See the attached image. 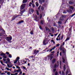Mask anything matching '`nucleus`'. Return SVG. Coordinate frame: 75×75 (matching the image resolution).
Segmentation results:
<instances>
[{
	"label": "nucleus",
	"mask_w": 75,
	"mask_h": 75,
	"mask_svg": "<svg viewBox=\"0 0 75 75\" xmlns=\"http://www.w3.org/2000/svg\"><path fill=\"white\" fill-rule=\"evenodd\" d=\"M41 10H42V11H43V10H44V6H42L41 7Z\"/></svg>",
	"instance_id": "obj_24"
},
{
	"label": "nucleus",
	"mask_w": 75,
	"mask_h": 75,
	"mask_svg": "<svg viewBox=\"0 0 75 75\" xmlns=\"http://www.w3.org/2000/svg\"><path fill=\"white\" fill-rule=\"evenodd\" d=\"M49 55L51 56H52V55H54V54H49Z\"/></svg>",
	"instance_id": "obj_63"
},
{
	"label": "nucleus",
	"mask_w": 75,
	"mask_h": 75,
	"mask_svg": "<svg viewBox=\"0 0 75 75\" xmlns=\"http://www.w3.org/2000/svg\"><path fill=\"white\" fill-rule=\"evenodd\" d=\"M9 57L10 58H12V55H11V54H9Z\"/></svg>",
	"instance_id": "obj_32"
},
{
	"label": "nucleus",
	"mask_w": 75,
	"mask_h": 75,
	"mask_svg": "<svg viewBox=\"0 0 75 75\" xmlns=\"http://www.w3.org/2000/svg\"><path fill=\"white\" fill-rule=\"evenodd\" d=\"M2 34H5V31H3L2 32Z\"/></svg>",
	"instance_id": "obj_48"
},
{
	"label": "nucleus",
	"mask_w": 75,
	"mask_h": 75,
	"mask_svg": "<svg viewBox=\"0 0 75 75\" xmlns=\"http://www.w3.org/2000/svg\"><path fill=\"white\" fill-rule=\"evenodd\" d=\"M70 8L71 9H72V10H74V7L73 6H70Z\"/></svg>",
	"instance_id": "obj_28"
},
{
	"label": "nucleus",
	"mask_w": 75,
	"mask_h": 75,
	"mask_svg": "<svg viewBox=\"0 0 75 75\" xmlns=\"http://www.w3.org/2000/svg\"><path fill=\"white\" fill-rule=\"evenodd\" d=\"M18 74V73H15V74H13V75H17Z\"/></svg>",
	"instance_id": "obj_64"
},
{
	"label": "nucleus",
	"mask_w": 75,
	"mask_h": 75,
	"mask_svg": "<svg viewBox=\"0 0 75 75\" xmlns=\"http://www.w3.org/2000/svg\"><path fill=\"white\" fill-rule=\"evenodd\" d=\"M32 6H33V8H34L35 7V5H34V4H32Z\"/></svg>",
	"instance_id": "obj_54"
},
{
	"label": "nucleus",
	"mask_w": 75,
	"mask_h": 75,
	"mask_svg": "<svg viewBox=\"0 0 75 75\" xmlns=\"http://www.w3.org/2000/svg\"><path fill=\"white\" fill-rule=\"evenodd\" d=\"M75 13H74L71 16V17H72L73 16H75Z\"/></svg>",
	"instance_id": "obj_62"
},
{
	"label": "nucleus",
	"mask_w": 75,
	"mask_h": 75,
	"mask_svg": "<svg viewBox=\"0 0 75 75\" xmlns=\"http://www.w3.org/2000/svg\"><path fill=\"white\" fill-rule=\"evenodd\" d=\"M0 31H4V30L1 28L0 29Z\"/></svg>",
	"instance_id": "obj_60"
},
{
	"label": "nucleus",
	"mask_w": 75,
	"mask_h": 75,
	"mask_svg": "<svg viewBox=\"0 0 75 75\" xmlns=\"http://www.w3.org/2000/svg\"><path fill=\"white\" fill-rule=\"evenodd\" d=\"M23 69H25V70H26V67H25L23 66Z\"/></svg>",
	"instance_id": "obj_47"
},
{
	"label": "nucleus",
	"mask_w": 75,
	"mask_h": 75,
	"mask_svg": "<svg viewBox=\"0 0 75 75\" xmlns=\"http://www.w3.org/2000/svg\"><path fill=\"white\" fill-rule=\"evenodd\" d=\"M64 45H65V42H63L62 43V45H61L60 46V51H61V50H62V46H64Z\"/></svg>",
	"instance_id": "obj_10"
},
{
	"label": "nucleus",
	"mask_w": 75,
	"mask_h": 75,
	"mask_svg": "<svg viewBox=\"0 0 75 75\" xmlns=\"http://www.w3.org/2000/svg\"><path fill=\"white\" fill-rule=\"evenodd\" d=\"M41 8V5H40L39 6V7L38 8V10H40V8Z\"/></svg>",
	"instance_id": "obj_41"
},
{
	"label": "nucleus",
	"mask_w": 75,
	"mask_h": 75,
	"mask_svg": "<svg viewBox=\"0 0 75 75\" xmlns=\"http://www.w3.org/2000/svg\"><path fill=\"white\" fill-rule=\"evenodd\" d=\"M39 3L41 4H42V3H44L45 2V0H39Z\"/></svg>",
	"instance_id": "obj_5"
},
{
	"label": "nucleus",
	"mask_w": 75,
	"mask_h": 75,
	"mask_svg": "<svg viewBox=\"0 0 75 75\" xmlns=\"http://www.w3.org/2000/svg\"><path fill=\"white\" fill-rule=\"evenodd\" d=\"M62 54H66V49L64 47H62Z\"/></svg>",
	"instance_id": "obj_3"
},
{
	"label": "nucleus",
	"mask_w": 75,
	"mask_h": 75,
	"mask_svg": "<svg viewBox=\"0 0 75 75\" xmlns=\"http://www.w3.org/2000/svg\"><path fill=\"white\" fill-rule=\"evenodd\" d=\"M26 4H22L21 6L20 7V9L21 10H23L24 8H25V5Z\"/></svg>",
	"instance_id": "obj_2"
},
{
	"label": "nucleus",
	"mask_w": 75,
	"mask_h": 75,
	"mask_svg": "<svg viewBox=\"0 0 75 75\" xmlns=\"http://www.w3.org/2000/svg\"><path fill=\"white\" fill-rule=\"evenodd\" d=\"M6 40L8 42H10L12 40V37H7L6 38Z\"/></svg>",
	"instance_id": "obj_1"
},
{
	"label": "nucleus",
	"mask_w": 75,
	"mask_h": 75,
	"mask_svg": "<svg viewBox=\"0 0 75 75\" xmlns=\"http://www.w3.org/2000/svg\"><path fill=\"white\" fill-rule=\"evenodd\" d=\"M7 75H10V72H8V73H7Z\"/></svg>",
	"instance_id": "obj_45"
},
{
	"label": "nucleus",
	"mask_w": 75,
	"mask_h": 75,
	"mask_svg": "<svg viewBox=\"0 0 75 75\" xmlns=\"http://www.w3.org/2000/svg\"><path fill=\"white\" fill-rule=\"evenodd\" d=\"M19 59H20V57H17L16 58V60L18 61V60H19Z\"/></svg>",
	"instance_id": "obj_29"
},
{
	"label": "nucleus",
	"mask_w": 75,
	"mask_h": 75,
	"mask_svg": "<svg viewBox=\"0 0 75 75\" xmlns=\"http://www.w3.org/2000/svg\"><path fill=\"white\" fill-rule=\"evenodd\" d=\"M47 42V40L45 39L43 41V44L44 45H46L47 43H45V42Z\"/></svg>",
	"instance_id": "obj_11"
},
{
	"label": "nucleus",
	"mask_w": 75,
	"mask_h": 75,
	"mask_svg": "<svg viewBox=\"0 0 75 75\" xmlns=\"http://www.w3.org/2000/svg\"><path fill=\"white\" fill-rule=\"evenodd\" d=\"M15 17L16 18H17V17H19V16H21V15H15Z\"/></svg>",
	"instance_id": "obj_31"
},
{
	"label": "nucleus",
	"mask_w": 75,
	"mask_h": 75,
	"mask_svg": "<svg viewBox=\"0 0 75 75\" xmlns=\"http://www.w3.org/2000/svg\"><path fill=\"white\" fill-rule=\"evenodd\" d=\"M0 55L1 56H6V54H5L3 53H2L0 54Z\"/></svg>",
	"instance_id": "obj_16"
},
{
	"label": "nucleus",
	"mask_w": 75,
	"mask_h": 75,
	"mask_svg": "<svg viewBox=\"0 0 75 75\" xmlns=\"http://www.w3.org/2000/svg\"><path fill=\"white\" fill-rule=\"evenodd\" d=\"M24 22V21L23 20H21L20 21H19V22H18V24H21V23H23Z\"/></svg>",
	"instance_id": "obj_15"
},
{
	"label": "nucleus",
	"mask_w": 75,
	"mask_h": 75,
	"mask_svg": "<svg viewBox=\"0 0 75 75\" xmlns=\"http://www.w3.org/2000/svg\"><path fill=\"white\" fill-rule=\"evenodd\" d=\"M69 4H71V5H72V4H74V3H75V1H69Z\"/></svg>",
	"instance_id": "obj_7"
},
{
	"label": "nucleus",
	"mask_w": 75,
	"mask_h": 75,
	"mask_svg": "<svg viewBox=\"0 0 75 75\" xmlns=\"http://www.w3.org/2000/svg\"><path fill=\"white\" fill-rule=\"evenodd\" d=\"M55 75H58V72L57 71L55 72Z\"/></svg>",
	"instance_id": "obj_56"
},
{
	"label": "nucleus",
	"mask_w": 75,
	"mask_h": 75,
	"mask_svg": "<svg viewBox=\"0 0 75 75\" xmlns=\"http://www.w3.org/2000/svg\"><path fill=\"white\" fill-rule=\"evenodd\" d=\"M39 28L40 29V30H43V29L41 27V25L39 26Z\"/></svg>",
	"instance_id": "obj_37"
},
{
	"label": "nucleus",
	"mask_w": 75,
	"mask_h": 75,
	"mask_svg": "<svg viewBox=\"0 0 75 75\" xmlns=\"http://www.w3.org/2000/svg\"><path fill=\"white\" fill-rule=\"evenodd\" d=\"M65 16L64 15H62V18H65Z\"/></svg>",
	"instance_id": "obj_55"
},
{
	"label": "nucleus",
	"mask_w": 75,
	"mask_h": 75,
	"mask_svg": "<svg viewBox=\"0 0 75 75\" xmlns=\"http://www.w3.org/2000/svg\"><path fill=\"white\" fill-rule=\"evenodd\" d=\"M68 74V71L67 70L66 72V75H67Z\"/></svg>",
	"instance_id": "obj_52"
},
{
	"label": "nucleus",
	"mask_w": 75,
	"mask_h": 75,
	"mask_svg": "<svg viewBox=\"0 0 75 75\" xmlns=\"http://www.w3.org/2000/svg\"><path fill=\"white\" fill-rule=\"evenodd\" d=\"M5 69H7V71H9V70H10V69H9L7 67H6Z\"/></svg>",
	"instance_id": "obj_53"
},
{
	"label": "nucleus",
	"mask_w": 75,
	"mask_h": 75,
	"mask_svg": "<svg viewBox=\"0 0 75 75\" xmlns=\"http://www.w3.org/2000/svg\"><path fill=\"white\" fill-rule=\"evenodd\" d=\"M61 35V33H60L59 34V35H58V36H57V38H59V36Z\"/></svg>",
	"instance_id": "obj_57"
},
{
	"label": "nucleus",
	"mask_w": 75,
	"mask_h": 75,
	"mask_svg": "<svg viewBox=\"0 0 75 75\" xmlns=\"http://www.w3.org/2000/svg\"><path fill=\"white\" fill-rule=\"evenodd\" d=\"M71 30H72V27H70V28L69 29V31H71Z\"/></svg>",
	"instance_id": "obj_50"
},
{
	"label": "nucleus",
	"mask_w": 75,
	"mask_h": 75,
	"mask_svg": "<svg viewBox=\"0 0 75 75\" xmlns=\"http://www.w3.org/2000/svg\"><path fill=\"white\" fill-rule=\"evenodd\" d=\"M36 14H37L38 16L39 15V11L37 10H36Z\"/></svg>",
	"instance_id": "obj_18"
},
{
	"label": "nucleus",
	"mask_w": 75,
	"mask_h": 75,
	"mask_svg": "<svg viewBox=\"0 0 75 75\" xmlns=\"http://www.w3.org/2000/svg\"><path fill=\"white\" fill-rule=\"evenodd\" d=\"M58 23L60 24H62V22L60 21H58Z\"/></svg>",
	"instance_id": "obj_34"
},
{
	"label": "nucleus",
	"mask_w": 75,
	"mask_h": 75,
	"mask_svg": "<svg viewBox=\"0 0 75 75\" xmlns=\"http://www.w3.org/2000/svg\"><path fill=\"white\" fill-rule=\"evenodd\" d=\"M56 48V47L55 46H54V47H52V50H54V49H55Z\"/></svg>",
	"instance_id": "obj_39"
},
{
	"label": "nucleus",
	"mask_w": 75,
	"mask_h": 75,
	"mask_svg": "<svg viewBox=\"0 0 75 75\" xmlns=\"http://www.w3.org/2000/svg\"><path fill=\"white\" fill-rule=\"evenodd\" d=\"M16 68H18V69H20V67L18 66H16Z\"/></svg>",
	"instance_id": "obj_58"
},
{
	"label": "nucleus",
	"mask_w": 75,
	"mask_h": 75,
	"mask_svg": "<svg viewBox=\"0 0 75 75\" xmlns=\"http://www.w3.org/2000/svg\"><path fill=\"white\" fill-rule=\"evenodd\" d=\"M0 62H1V64H2V65H4V66H5L6 65L4 64H3L2 61H0Z\"/></svg>",
	"instance_id": "obj_33"
},
{
	"label": "nucleus",
	"mask_w": 75,
	"mask_h": 75,
	"mask_svg": "<svg viewBox=\"0 0 75 75\" xmlns=\"http://www.w3.org/2000/svg\"><path fill=\"white\" fill-rule=\"evenodd\" d=\"M3 58H5V59H6L7 58V56H4L2 57Z\"/></svg>",
	"instance_id": "obj_43"
},
{
	"label": "nucleus",
	"mask_w": 75,
	"mask_h": 75,
	"mask_svg": "<svg viewBox=\"0 0 75 75\" xmlns=\"http://www.w3.org/2000/svg\"><path fill=\"white\" fill-rule=\"evenodd\" d=\"M63 69L64 70V71H65V70H66V66H65V65H64L63 67Z\"/></svg>",
	"instance_id": "obj_17"
},
{
	"label": "nucleus",
	"mask_w": 75,
	"mask_h": 75,
	"mask_svg": "<svg viewBox=\"0 0 75 75\" xmlns=\"http://www.w3.org/2000/svg\"><path fill=\"white\" fill-rule=\"evenodd\" d=\"M60 20L61 21H64V19L63 18L60 17Z\"/></svg>",
	"instance_id": "obj_27"
},
{
	"label": "nucleus",
	"mask_w": 75,
	"mask_h": 75,
	"mask_svg": "<svg viewBox=\"0 0 75 75\" xmlns=\"http://www.w3.org/2000/svg\"><path fill=\"white\" fill-rule=\"evenodd\" d=\"M56 61V59H53L52 61V64H54V63Z\"/></svg>",
	"instance_id": "obj_13"
},
{
	"label": "nucleus",
	"mask_w": 75,
	"mask_h": 75,
	"mask_svg": "<svg viewBox=\"0 0 75 75\" xmlns=\"http://www.w3.org/2000/svg\"><path fill=\"white\" fill-rule=\"evenodd\" d=\"M45 28L46 31H48V30H50V29L48 28L47 27H45Z\"/></svg>",
	"instance_id": "obj_25"
},
{
	"label": "nucleus",
	"mask_w": 75,
	"mask_h": 75,
	"mask_svg": "<svg viewBox=\"0 0 75 75\" xmlns=\"http://www.w3.org/2000/svg\"><path fill=\"white\" fill-rule=\"evenodd\" d=\"M57 64H55L54 65V68H57Z\"/></svg>",
	"instance_id": "obj_40"
},
{
	"label": "nucleus",
	"mask_w": 75,
	"mask_h": 75,
	"mask_svg": "<svg viewBox=\"0 0 75 75\" xmlns=\"http://www.w3.org/2000/svg\"><path fill=\"white\" fill-rule=\"evenodd\" d=\"M44 21L43 20H42L41 21H40V24L42 25H44Z\"/></svg>",
	"instance_id": "obj_14"
},
{
	"label": "nucleus",
	"mask_w": 75,
	"mask_h": 75,
	"mask_svg": "<svg viewBox=\"0 0 75 75\" xmlns=\"http://www.w3.org/2000/svg\"><path fill=\"white\" fill-rule=\"evenodd\" d=\"M33 31H34L33 30H32L30 32V34H31V35H33L34 34V33H33Z\"/></svg>",
	"instance_id": "obj_26"
},
{
	"label": "nucleus",
	"mask_w": 75,
	"mask_h": 75,
	"mask_svg": "<svg viewBox=\"0 0 75 75\" xmlns=\"http://www.w3.org/2000/svg\"><path fill=\"white\" fill-rule=\"evenodd\" d=\"M6 61H6L5 62L6 64H7V63H10V59H9V58H8L6 59Z\"/></svg>",
	"instance_id": "obj_6"
},
{
	"label": "nucleus",
	"mask_w": 75,
	"mask_h": 75,
	"mask_svg": "<svg viewBox=\"0 0 75 75\" xmlns=\"http://www.w3.org/2000/svg\"><path fill=\"white\" fill-rule=\"evenodd\" d=\"M25 11V9H24L22 11H21V12L22 13H24V12Z\"/></svg>",
	"instance_id": "obj_36"
},
{
	"label": "nucleus",
	"mask_w": 75,
	"mask_h": 75,
	"mask_svg": "<svg viewBox=\"0 0 75 75\" xmlns=\"http://www.w3.org/2000/svg\"><path fill=\"white\" fill-rule=\"evenodd\" d=\"M3 60L4 61V62H5L6 61V59H3Z\"/></svg>",
	"instance_id": "obj_61"
},
{
	"label": "nucleus",
	"mask_w": 75,
	"mask_h": 75,
	"mask_svg": "<svg viewBox=\"0 0 75 75\" xmlns=\"http://www.w3.org/2000/svg\"><path fill=\"white\" fill-rule=\"evenodd\" d=\"M30 11L33 13L34 12V10L33 9H30Z\"/></svg>",
	"instance_id": "obj_23"
},
{
	"label": "nucleus",
	"mask_w": 75,
	"mask_h": 75,
	"mask_svg": "<svg viewBox=\"0 0 75 75\" xmlns=\"http://www.w3.org/2000/svg\"><path fill=\"white\" fill-rule=\"evenodd\" d=\"M28 0H23V3H25L27 2Z\"/></svg>",
	"instance_id": "obj_20"
},
{
	"label": "nucleus",
	"mask_w": 75,
	"mask_h": 75,
	"mask_svg": "<svg viewBox=\"0 0 75 75\" xmlns=\"http://www.w3.org/2000/svg\"><path fill=\"white\" fill-rule=\"evenodd\" d=\"M69 40V38H66V40H65V42H66V41H67L68 40Z\"/></svg>",
	"instance_id": "obj_30"
},
{
	"label": "nucleus",
	"mask_w": 75,
	"mask_h": 75,
	"mask_svg": "<svg viewBox=\"0 0 75 75\" xmlns=\"http://www.w3.org/2000/svg\"><path fill=\"white\" fill-rule=\"evenodd\" d=\"M36 6V7H38V6H39V4L38 2H35Z\"/></svg>",
	"instance_id": "obj_21"
},
{
	"label": "nucleus",
	"mask_w": 75,
	"mask_h": 75,
	"mask_svg": "<svg viewBox=\"0 0 75 75\" xmlns=\"http://www.w3.org/2000/svg\"><path fill=\"white\" fill-rule=\"evenodd\" d=\"M38 52H39V50H35L34 51V54H38Z\"/></svg>",
	"instance_id": "obj_8"
},
{
	"label": "nucleus",
	"mask_w": 75,
	"mask_h": 75,
	"mask_svg": "<svg viewBox=\"0 0 75 75\" xmlns=\"http://www.w3.org/2000/svg\"><path fill=\"white\" fill-rule=\"evenodd\" d=\"M35 19L34 20L35 21H38V20H37V19H38V17H37V16H35Z\"/></svg>",
	"instance_id": "obj_12"
},
{
	"label": "nucleus",
	"mask_w": 75,
	"mask_h": 75,
	"mask_svg": "<svg viewBox=\"0 0 75 75\" xmlns=\"http://www.w3.org/2000/svg\"><path fill=\"white\" fill-rule=\"evenodd\" d=\"M62 75H65V73L64 72V71H62Z\"/></svg>",
	"instance_id": "obj_35"
},
{
	"label": "nucleus",
	"mask_w": 75,
	"mask_h": 75,
	"mask_svg": "<svg viewBox=\"0 0 75 75\" xmlns=\"http://www.w3.org/2000/svg\"><path fill=\"white\" fill-rule=\"evenodd\" d=\"M59 45H60L59 44H57L56 46V47H59Z\"/></svg>",
	"instance_id": "obj_46"
},
{
	"label": "nucleus",
	"mask_w": 75,
	"mask_h": 75,
	"mask_svg": "<svg viewBox=\"0 0 75 75\" xmlns=\"http://www.w3.org/2000/svg\"><path fill=\"white\" fill-rule=\"evenodd\" d=\"M56 69H53V72H55L56 71Z\"/></svg>",
	"instance_id": "obj_59"
},
{
	"label": "nucleus",
	"mask_w": 75,
	"mask_h": 75,
	"mask_svg": "<svg viewBox=\"0 0 75 75\" xmlns=\"http://www.w3.org/2000/svg\"><path fill=\"white\" fill-rule=\"evenodd\" d=\"M47 57L48 58V59H50V60H52V58H53V56H51L49 54L47 56Z\"/></svg>",
	"instance_id": "obj_4"
},
{
	"label": "nucleus",
	"mask_w": 75,
	"mask_h": 75,
	"mask_svg": "<svg viewBox=\"0 0 75 75\" xmlns=\"http://www.w3.org/2000/svg\"><path fill=\"white\" fill-rule=\"evenodd\" d=\"M17 61H18L16 60L14 62V64H17Z\"/></svg>",
	"instance_id": "obj_38"
},
{
	"label": "nucleus",
	"mask_w": 75,
	"mask_h": 75,
	"mask_svg": "<svg viewBox=\"0 0 75 75\" xmlns=\"http://www.w3.org/2000/svg\"><path fill=\"white\" fill-rule=\"evenodd\" d=\"M64 36V35H63V34H62V39H61V40H62V39H63V37Z\"/></svg>",
	"instance_id": "obj_44"
},
{
	"label": "nucleus",
	"mask_w": 75,
	"mask_h": 75,
	"mask_svg": "<svg viewBox=\"0 0 75 75\" xmlns=\"http://www.w3.org/2000/svg\"><path fill=\"white\" fill-rule=\"evenodd\" d=\"M62 62H63V63H65V59L63 57L62 58Z\"/></svg>",
	"instance_id": "obj_19"
},
{
	"label": "nucleus",
	"mask_w": 75,
	"mask_h": 75,
	"mask_svg": "<svg viewBox=\"0 0 75 75\" xmlns=\"http://www.w3.org/2000/svg\"><path fill=\"white\" fill-rule=\"evenodd\" d=\"M56 40H57V41H58V40H61V39L60 38H59V39H58V38H56Z\"/></svg>",
	"instance_id": "obj_42"
},
{
	"label": "nucleus",
	"mask_w": 75,
	"mask_h": 75,
	"mask_svg": "<svg viewBox=\"0 0 75 75\" xmlns=\"http://www.w3.org/2000/svg\"><path fill=\"white\" fill-rule=\"evenodd\" d=\"M16 18V16H13V17H12L11 18V21L14 20Z\"/></svg>",
	"instance_id": "obj_9"
},
{
	"label": "nucleus",
	"mask_w": 75,
	"mask_h": 75,
	"mask_svg": "<svg viewBox=\"0 0 75 75\" xmlns=\"http://www.w3.org/2000/svg\"><path fill=\"white\" fill-rule=\"evenodd\" d=\"M67 11L68 12V13H70L71 11V9H68L67 10Z\"/></svg>",
	"instance_id": "obj_22"
},
{
	"label": "nucleus",
	"mask_w": 75,
	"mask_h": 75,
	"mask_svg": "<svg viewBox=\"0 0 75 75\" xmlns=\"http://www.w3.org/2000/svg\"><path fill=\"white\" fill-rule=\"evenodd\" d=\"M51 42H53L54 44H55V42L53 40H51Z\"/></svg>",
	"instance_id": "obj_51"
},
{
	"label": "nucleus",
	"mask_w": 75,
	"mask_h": 75,
	"mask_svg": "<svg viewBox=\"0 0 75 75\" xmlns=\"http://www.w3.org/2000/svg\"><path fill=\"white\" fill-rule=\"evenodd\" d=\"M63 13H64V14H67V12L66 11H64L63 12Z\"/></svg>",
	"instance_id": "obj_49"
}]
</instances>
